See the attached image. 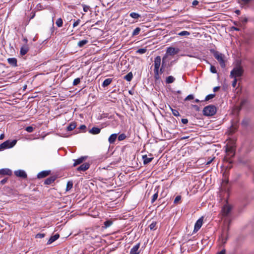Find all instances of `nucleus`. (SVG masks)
Returning <instances> with one entry per match:
<instances>
[{"label": "nucleus", "instance_id": "19", "mask_svg": "<svg viewBox=\"0 0 254 254\" xmlns=\"http://www.w3.org/2000/svg\"><path fill=\"white\" fill-rule=\"evenodd\" d=\"M11 174V171L8 169L5 168L0 170V174L10 176Z\"/></svg>", "mask_w": 254, "mask_h": 254}, {"label": "nucleus", "instance_id": "52", "mask_svg": "<svg viewBox=\"0 0 254 254\" xmlns=\"http://www.w3.org/2000/svg\"><path fill=\"white\" fill-rule=\"evenodd\" d=\"M198 3H199V1H197V0H194L192 2V6H195L196 5H198Z\"/></svg>", "mask_w": 254, "mask_h": 254}, {"label": "nucleus", "instance_id": "54", "mask_svg": "<svg viewBox=\"0 0 254 254\" xmlns=\"http://www.w3.org/2000/svg\"><path fill=\"white\" fill-rule=\"evenodd\" d=\"M241 0L242 2V4H245L249 3L251 1V0Z\"/></svg>", "mask_w": 254, "mask_h": 254}, {"label": "nucleus", "instance_id": "42", "mask_svg": "<svg viewBox=\"0 0 254 254\" xmlns=\"http://www.w3.org/2000/svg\"><path fill=\"white\" fill-rule=\"evenodd\" d=\"M157 197H158V192H156L152 196V198L151 199V202L153 203L157 199Z\"/></svg>", "mask_w": 254, "mask_h": 254}, {"label": "nucleus", "instance_id": "28", "mask_svg": "<svg viewBox=\"0 0 254 254\" xmlns=\"http://www.w3.org/2000/svg\"><path fill=\"white\" fill-rule=\"evenodd\" d=\"M175 80V79L173 76H169L168 77H167L166 82L167 83L170 84V83H172L174 82Z\"/></svg>", "mask_w": 254, "mask_h": 254}, {"label": "nucleus", "instance_id": "23", "mask_svg": "<svg viewBox=\"0 0 254 254\" xmlns=\"http://www.w3.org/2000/svg\"><path fill=\"white\" fill-rule=\"evenodd\" d=\"M142 158L143 160V163L145 165L150 163L153 159V157L148 158L146 155H143L142 156Z\"/></svg>", "mask_w": 254, "mask_h": 254}, {"label": "nucleus", "instance_id": "24", "mask_svg": "<svg viewBox=\"0 0 254 254\" xmlns=\"http://www.w3.org/2000/svg\"><path fill=\"white\" fill-rule=\"evenodd\" d=\"M113 81L112 78L106 79L102 83V86L105 87L110 85Z\"/></svg>", "mask_w": 254, "mask_h": 254}, {"label": "nucleus", "instance_id": "1", "mask_svg": "<svg viewBox=\"0 0 254 254\" xmlns=\"http://www.w3.org/2000/svg\"><path fill=\"white\" fill-rule=\"evenodd\" d=\"M244 69L242 66L238 64L231 71L230 76L231 78H238L243 75Z\"/></svg>", "mask_w": 254, "mask_h": 254}, {"label": "nucleus", "instance_id": "9", "mask_svg": "<svg viewBox=\"0 0 254 254\" xmlns=\"http://www.w3.org/2000/svg\"><path fill=\"white\" fill-rule=\"evenodd\" d=\"M203 223V219L202 218H199L195 223L193 232L196 233L202 226Z\"/></svg>", "mask_w": 254, "mask_h": 254}, {"label": "nucleus", "instance_id": "46", "mask_svg": "<svg viewBox=\"0 0 254 254\" xmlns=\"http://www.w3.org/2000/svg\"><path fill=\"white\" fill-rule=\"evenodd\" d=\"M25 130L28 132H32L33 131L34 128L32 127L29 126L26 127Z\"/></svg>", "mask_w": 254, "mask_h": 254}, {"label": "nucleus", "instance_id": "45", "mask_svg": "<svg viewBox=\"0 0 254 254\" xmlns=\"http://www.w3.org/2000/svg\"><path fill=\"white\" fill-rule=\"evenodd\" d=\"M194 98V96L192 94H190L189 95H188L185 99V101H189V100H192Z\"/></svg>", "mask_w": 254, "mask_h": 254}, {"label": "nucleus", "instance_id": "18", "mask_svg": "<svg viewBox=\"0 0 254 254\" xmlns=\"http://www.w3.org/2000/svg\"><path fill=\"white\" fill-rule=\"evenodd\" d=\"M117 137V134L114 133L111 134L108 138V141L110 144H113L115 142Z\"/></svg>", "mask_w": 254, "mask_h": 254}, {"label": "nucleus", "instance_id": "10", "mask_svg": "<svg viewBox=\"0 0 254 254\" xmlns=\"http://www.w3.org/2000/svg\"><path fill=\"white\" fill-rule=\"evenodd\" d=\"M140 247V244L138 243L134 246L130 251V254H139V249Z\"/></svg>", "mask_w": 254, "mask_h": 254}, {"label": "nucleus", "instance_id": "21", "mask_svg": "<svg viewBox=\"0 0 254 254\" xmlns=\"http://www.w3.org/2000/svg\"><path fill=\"white\" fill-rule=\"evenodd\" d=\"M7 62L9 64L13 66H17V60L14 58H8L7 59Z\"/></svg>", "mask_w": 254, "mask_h": 254}, {"label": "nucleus", "instance_id": "61", "mask_svg": "<svg viewBox=\"0 0 254 254\" xmlns=\"http://www.w3.org/2000/svg\"><path fill=\"white\" fill-rule=\"evenodd\" d=\"M4 134H1L0 135V140H2L4 138Z\"/></svg>", "mask_w": 254, "mask_h": 254}, {"label": "nucleus", "instance_id": "15", "mask_svg": "<svg viewBox=\"0 0 254 254\" xmlns=\"http://www.w3.org/2000/svg\"><path fill=\"white\" fill-rule=\"evenodd\" d=\"M90 165L88 163H85L81 165L78 168V171H85L89 169Z\"/></svg>", "mask_w": 254, "mask_h": 254}, {"label": "nucleus", "instance_id": "44", "mask_svg": "<svg viewBox=\"0 0 254 254\" xmlns=\"http://www.w3.org/2000/svg\"><path fill=\"white\" fill-rule=\"evenodd\" d=\"M210 70V71L213 73H216L217 72V70L215 67L212 65H211Z\"/></svg>", "mask_w": 254, "mask_h": 254}, {"label": "nucleus", "instance_id": "20", "mask_svg": "<svg viewBox=\"0 0 254 254\" xmlns=\"http://www.w3.org/2000/svg\"><path fill=\"white\" fill-rule=\"evenodd\" d=\"M60 237V235L58 234H56V235L51 236V238L49 239L47 242L48 245H50L53 243L54 241L57 240Z\"/></svg>", "mask_w": 254, "mask_h": 254}, {"label": "nucleus", "instance_id": "60", "mask_svg": "<svg viewBox=\"0 0 254 254\" xmlns=\"http://www.w3.org/2000/svg\"><path fill=\"white\" fill-rule=\"evenodd\" d=\"M219 89V87H215L213 88V91H214V92H216V91H217Z\"/></svg>", "mask_w": 254, "mask_h": 254}, {"label": "nucleus", "instance_id": "3", "mask_svg": "<svg viewBox=\"0 0 254 254\" xmlns=\"http://www.w3.org/2000/svg\"><path fill=\"white\" fill-rule=\"evenodd\" d=\"M161 59L160 56H157L154 59V78L156 80L160 78L159 69L161 64Z\"/></svg>", "mask_w": 254, "mask_h": 254}, {"label": "nucleus", "instance_id": "29", "mask_svg": "<svg viewBox=\"0 0 254 254\" xmlns=\"http://www.w3.org/2000/svg\"><path fill=\"white\" fill-rule=\"evenodd\" d=\"M56 24L58 27H61L63 24V22L62 19L61 18H58L56 22Z\"/></svg>", "mask_w": 254, "mask_h": 254}, {"label": "nucleus", "instance_id": "59", "mask_svg": "<svg viewBox=\"0 0 254 254\" xmlns=\"http://www.w3.org/2000/svg\"><path fill=\"white\" fill-rule=\"evenodd\" d=\"M248 21V19L247 18H244L243 20H242V21L243 22V23H246Z\"/></svg>", "mask_w": 254, "mask_h": 254}, {"label": "nucleus", "instance_id": "22", "mask_svg": "<svg viewBox=\"0 0 254 254\" xmlns=\"http://www.w3.org/2000/svg\"><path fill=\"white\" fill-rule=\"evenodd\" d=\"M56 177L55 176H52L48 178H47L44 182V184L46 185H50L56 180Z\"/></svg>", "mask_w": 254, "mask_h": 254}, {"label": "nucleus", "instance_id": "64", "mask_svg": "<svg viewBox=\"0 0 254 254\" xmlns=\"http://www.w3.org/2000/svg\"><path fill=\"white\" fill-rule=\"evenodd\" d=\"M193 107L194 108H195L196 110L198 109V107L197 105H193Z\"/></svg>", "mask_w": 254, "mask_h": 254}, {"label": "nucleus", "instance_id": "4", "mask_svg": "<svg viewBox=\"0 0 254 254\" xmlns=\"http://www.w3.org/2000/svg\"><path fill=\"white\" fill-rule=\"evenodd\" d=\"M216 108L213 105H209L204 108L203 115L206 116H213L216 113Z\"/></svg>", "mask_w": 254, "mask_h": 254}, {"label": "nucleus", "instance_id": "63", "mask_svg": "<svg viewBox=\"0 0 254 254\" xmlns=\"http://www.w3.org/2000/svg\"><path fill=\"white\" fill-rule=\"evenodd\" d=\"M23 41H24L26 44V43H27V42H28V40H27V38H23Z\"/></svg>", "mask_w": 254, "mask_h": 254}, {"label": "nucleus", "instance_id": "27", "mask_svg": "<svg viewBox=\"0 0 254 254\" xmlns=\"http://www.w3.org/2000/svg\"><path fill=\"white\" fill-rule=\"evenodd\" d=\"M75 127L76 124L75 123H71L67 127V130L68 131H71L74 129Z\"/></svg>", "mask_w": 254, "mask_h": 254}, {"label": "nucleus", "instance_id": "17", "mask_svg": "<svg viewBox=\"0 0 254 254\" xmlns=\"http://www.w3.org/2000/svg\"><path fill=\"white\" fill-rule=\"evenodd\" d=\"M101 131V129L97 127H93L91 129L89 130V133L92 134H98Z\"/></svg>", "mask_w": 254, "mask_h": 254}, {"label": "nucleus", "instance_id": "56", "mask_svg": "<svg viewBox=\"0 0 254 254\" xmlns=\"http://www.w3.org/2000/svg\"><path fill=\"white\" fill-rule=\"evenodd\" d=\"M181 121L184 124H186L188 123V120L187 119H182Z\"/></svg>", "mask_w": 254, "mask_h": 254}, {"label": "nucleus", "instance_id": "40", "mask_svg": "<svg viewBox=\"0 0 254 254\" xmlns=\"http://www.w3.org/2000/svg\"><path fill=\"white\" fill-rule=\"evenodd\" d=\"M156 223L155 222H153L151 224H150V225L149 226V227L150 229V230H154L156 229Z\"/></svg>", "mask_w": 254, "mask_h": 254}, {"label": "nucleus", "instance_id": "6", "mask_svg": "<svg viewBox=\"0 0 254 254\" xmlns=\"http://www.w3.org/2000/svg\"><path fill=\"white\" fill-rule=\"evenodd\" d=\"M226 153L227 156L224 158L225 160H228L230 158L235 155V150L233 146H229L228 145L226 146Z\"/></svg>", "mask_w": 254, "mask_h": 254}, {"label": "nucleus", "instance_id": "33", "mask_svg": "<svg viewBox=\"0 0 254 254\" xmlns=\"http://www.w3.org/2000/svg\"><path fill=\"white\" fill-rule=\"evenodd\" d=\"M140 30L141 29L139 27H136L132 32V36L137 35L139 33Z\"/></svg>", "mask_w": 254, "mask_h": 254}, {"label": "nucleus", "instance_id": "49", "mask_svg": "<svg viewBox=\"0 0 254 254\" xmlns=\"http://www.w3.org/2000/svg\"><path fill=\"white\" fill-rule=\"evenodd\" d=\"M80 22V19H77V20H76L73 24V27H76L77 26H78Z\"/></svg>", "mask_w": 254, "mask_h": 254}, {"label": "nucleus", "instance_id": "11", "mask_svg": "<svg viewBox=\"0 0 254 254\" xmlns=\"http://www.w3.org/2000/svg\"><path fill=\"white\" fill-rule=\"evenodd\" d=\"M221 190L223 191H228L229 190V187H228V180H224L223 181L221 185Z\"/></svg>", "mask_w": 254, "mask_h": 254}, {"label": "nucleus", "instance_id": "31", "mask_svg": "<svg viewBox=\"0 0 254 254\" xmlns=\"http://www.w3.org/2000/svg\"><path fill=\"white\" fill-rule=\"evenodd\" d=\"M166 58V56H164L163 58V59H162V67H161V68L160 69V70H159V75L160 74H161L163 72V67H164V63H165V59Z\"/></svg>", "mask_w": 254, "mask_h": 254}, {"label": "nucleus", "instance_id": "25", "mask_svg": "<svg viewBox=\"0 0 254 254\" xmlns=\"http://www.w3.org/2000/svg\"><path fill=\"white\" fill-rule=\"evenodd\" d=\"M88 43V41L87 40H82L80 41L77 43V46L80 47H83L85 45L87 44Z\"/></svg>", "mask_w": 254, "mask_h": 254}, {"label": "nucleus", "instance_id": "32", "mask_svg": "<svg viewBox=\"0 0 254 254\" xmlns=\"http://www.w3.org/2000/svg\"><path fill=\"white\" fill-rule=\"evenodd\" d=\"M72 186H73L72 182L68 181L66 184V191L70 190L72 188Z\"/></svg>", "mask_w": 254, "mask_h": 254}, {"label": "nucleus", "instance_id": "39", "mask_svg": "<svg viewBox=\"0 0 254 254\" xmlns=\"http://www.w3.org/2000/svg\"><path fill=\"white\" fill-rule=\"evenodd\" d=\"M80 82V78H75L73 82V85L76 86L78 85Z\"/></svg>", "mask_w": 254, "mask_h": 254}, {"label": "nucleus", "instance_id": "34", "mask_svg": "<svg viewBox=\"0 0 254 254\" xmlns=\"http://www.w3.org/2000/svg\"><path fill=\"white\" fill-rule=\"evenodd\" d=\"M146 51L147 49L146 48H141L137 50L136 53L139 54H143L146 53Z\"/></svg>", "mask_w": 254, "mask_h": 254}, {"label": "nucleus", "instance_id": "62", "mask_svg": "<svg viewBox=\"0 0 254 254\" xmlns=\"http://www.w3.org/2000/svg\"><path fill=\"white\" fill-rule=\"evenodd\" d=\"M232 29L236 31H239V29L237 27H233Z\"/></svg>", "mask_w": 254, "mask_h": 254}, {"label": "nucleus", "instance_id": "47", "mask_svg": "<svg viewBox=\"0 0 254 254\" xmlns=\"http://www.w3.org/2000/svg\"><path fill=\"white\" fill-rule=\"evenodd\" d=\"M181 199V196L180 195H178L176 197L174 200V203H178Z\"/></svg>", "mask_w": 254, "mask_h": 254}, {"label": "nucleus", "instance_id": "2", "mask_svg": "<svg viewBox=\"0 0 254 254\" xmlns=\"http://www.w3.org/2000/svg\"><path fill=\"white\" fill-rule=\"evenodd\" d=\"M210 52L213 54V56L215 58V59L218 61L219 63L221 66L222 67H224L225 66V61H224V56L221 53H220L219 52L216 51L213 49L210 50Z\"/></svg>", "mask_w": 254, "mask_h": 254}, {"label": "nucleus", "instance_id": "48", "mask_svg": "<svg viewBox=\"0 0 254 254\" xmlns=\"http://www.w3.org/2000/svg\"><path fill=\"white\" fill-rule=\"evenodd\" d=\"M45 234H42V233H38L36 235V238H40V239H41V238H43L45 237Z\"/></svg>", "mask_w": 254, "mask_h": 254}, {"label": "nucleus", "instance_id": "12", "mask_svg": "<svg viewBox=\"0 0 254 254\" xmlns=\"http://www.w3.org/2000/svg\"><path fill=\"white\" fill-rule=\"evenodd\" d=\"M15 175L19 177H21L22 178H26L27 177V175L25 171L23 170H17L14 172Z\"/></svg>", "mask_w": 254, "mask_h": 254}, {"label": "nucleus", "instance_id": "38", "mask_svg": "<svg viewBox=\"0 0 254 254\" xmlns=\"http://www.w3.org/2000/svg\"><path fill=\"white\" fill-rule=\"evenodd\" d=\"M214 96H215L214 94H209L206 96V97L205 98V100L208 101L209 100L213 98L214 97Z\"/></svg>", "mask_w": 254, "mask_h": 254}, {"label": "nucleus", "instance_id": "8", "mask_svg": "<svg viewBox=\"0 0 254 254\" xmlns=\"http://www.w3.org/2000/svg\"><path fill=\"white\" fill-rule=\"evenodd\" d=\"M179 52V49L178 48L170 47L167 48L166 53L167 54L170 56H174L177 54Z\"/></svg>", "mask_w": 254, "mask_h": 254}, {"label": "nucleus", "instance_id": "53", "mask_svg": "<svg viewBox=\"0 0 254 254\" xmlns=\"http://www.w3.org/2000/svg\"><path fill=\"white\" fill-rule=\"evenodd\" d=\"M86 128V126L84 125H82L80 126L79 129L80 130H84V131H85Z\"/></svg>", "mask_w": 254, "mask_h": 254}, {"label": "nucleus", "instance_id": "43", "mask_svg": "<svg viewBox=\"0 0 254 254\" xmlns=\"http://www.w3.org/2000/svg\"><path fill=\"white\" fill-rule=\"evenodd\" d=\"M171 110L174 116L177 117L180 115L179 112L177 110L173 109H171Z\"/></svg>", "mask_w": 254, "mask_h": 254}, {"label": "nucleus", "instance_id": "35", "mask_svg": "<svg viewBox=\"0 0 254 254\" xmlns=\"http://www.w3.org/2000/svg\"><path fill=\"white\" fill-rule=\"evenodd\" d=\"M178 35L181 36H189L190 35V33L189 32H188L187 31H183L179 33Z\"/></svg>", "mask_w": 254, "mask_h": 254}, {"label": "nucleus", "instance_id": "58", "mask_svg": "<svg viewBox=\"0 0 254 254\" xmlns=\"http://www.w3.org/2000/svg\"><path fill=\"white\" fill-rule=\"evenodd\" d=\"M226 241H227V238H222V243L223 244L225 243L226 242Z\"/></svg>", "mask_w": 254, "mask_h": 254}, {"label": "nucleus", "instance_id": "55", "mask_svg": "<svg viewBox=\"0 0 254 254\" xmlns=\"http://www.w3.org/2000/svg\"><path fill=\"white\" fill-rule=\"evenodd\" d=\"M7 178H4V179H2V180L0 181V184H1V185H3V184H4L6 182H7Z\"/></svg>", "mask_w": 254, "mask_h": 254}, {"label": "nucleus", "instance_id": "36", "mask_svg": "<svg viewBox=\"0 0 254 254\" xmlns=\"http://www.w3.org/2000/svg\"><path fill=\"white\" fill-rule=\"evenodd\" d=\"M127 136L124 133H122L118 136V139L119 141H122L126 139Z\"/></svg>", "mask_w": 254, "mask_h": 254}, {"label": "nucleus", "instance_id": "50", "mask_svg": "<svg viewBox=\"0 0 254 254\" xmlns=\"http://www.w3.org/2000/svg\"><path fill=\"white\" fill-rule=\"evenodd\" d=\"M234 78V80H233V81L232 82V86L234 88H235L236 87V86L238 79L236 78Z\"/></svg>", "mask_w": 254, "mask_h": 254}, {"label": "nucleus", "instance_id": "13", "mask_svg": "<svg viewBox=\"0 0 254 254\" xmlns=\"http://www.w3.org/2000/svg\"><path fill=\"white\" fill-rule=\"evenodd\" d=\"M50 173H51L50 171H42L38 174L37 178L39 179L44 178L48 176L49 175H50Z\"/></svg>", "mask_w": 254, "mask_h": 254}, {"label": "nucleus", "instance_id": "57", "mask_svg": "<svg viewBox=\"0 0 254 254\" xmlns=\"http://www.w3.org/2000/svg\"><path fill=\"white\" fill-rule=\"evenodd\" d=\"M217 254H225V250H223L221 252L218 253Z\"/></svg>", "mask_w": 254, "mask_h": 254}, {"label": "nucleus", "instance_id": "41", "mask_svg": "<svg viewBox=\"0 0 254 254\" xmlns=\"http://www.w3.org/2000/svg\"><path fill=\"white\" fill-rule=\"evenodd\" d=\"M83 9L84 12H86L90 9V6L84 4H82Z\"/></svg>", "mask_w": 254, "mask_h": 254}, {"label": "nucleus", "instance_id": "26", "mask_svg": "<svg viewBox=\"0 0 254 254\" xmlns=\"http://www.w3.org/2000/svg\"><path fill=\"white\" fill-rule=\"evenodd\" d=\"M133 77V74L131 72L127 73L124 77V78L127 81H130Z\"/></svg>", "mask_w": 254, "mask_h": 254}, {"label": "nucleus", "instance_id": "16", "mask_svg": "<svg viewBox=\"0 0 254 254\" xmlns=\"http://www.w3.org/2000/svg\"><path fill=\"white\" fill-rule=\"evenodd\" d=\"M28 50H29V47H28V45L26 44L24 45L23 46H22L20 49V54L22 56H24L27 54Z\"/></svg>", "mask_w": 254, "mask_h": 254}, {"label": "nucleus", "instance_id": "37", "mask_svg": "<svg viewBox=\"0 0 254 254\" xmlns=\"http://www.w3.org/2000/svg\"><path fill=\"white\" fill-rule=\"evenodd\" d=\"M113 222L111 220H107L104 222V225L106 228H108L111 226Z\"/></svg>", "mask_w": 254, "mask_h": 254}, {"label": "nucleus", "instance_id": "51", "mask_svg": "<svg viewBox=\"0 0 254 254\" xmlns=\"http://www.w3.org/2000/svg\"><path fill=\"white\" fill-rule=\"evenodd\" d=\"M37 8L38 10H42V9H44V8L43 7V6L40 3H39L37 5Z\"/></svg>", "mask_w": 254, "mask_h": 254}, {"label": "nucleus", "instance_id": "5", "mask_svg": "<svg viewBox=\"0 0 254 254\" xmlns=\"http://www.w3.org/2000/svg\"><path fill=\"white\" fill-rule=\"evenodd\" d=\"M16 140H13L10 141L9 140H7L1 144H0V151L7 149L13 147L16 143Z\"/></svg>", "mask_w": 254, "mask_h": 254}, {"label": "nucleus", "instance_id": "30", "mask_svg": "<svg viewBox=\"0 0 254 254\" xmlns=\"http://www.w3.org/2000/svg\"><path fill=\"white\" fill-rule=\"evenodd\" d=\"M130 16L133 18L134 19H138L139 17H140V15L136 12H131L129 14Z\"/></svg>", "mask_w": 254, "mask_h": 254}, {"label": "nucleus", "instance_id": "7", "mask_svg": "<svg viewBox=\"0 0 254 254\" xmlns=\"http://www.w3.org/2000/svg\"><path fill=\"white\" fill-rule=\"evenodd\" d=\"M232 209V207L228 204V203H226L225 204L223 207L222 208L221 210V214L223 216H228Z\"/></svg>", "mask_w": 254, "mask_h": 254}, {"label": "nucleus", "instance_id": "14", "mask_svg": "<svg viewBox=\"0 0 254 254\" xmlns=\"http://www.w3.org/2000/svg\"><path fill=\"white\" fill-rule=\"evenodd\" d=\"M86 158L87 156H82L76 160H74V163L73 164V166L75 167L77 165L81 164L83 161H84L86 159Z\"/></svg>", "mask_w": 254, "mask_h": 254}]
</instances>
